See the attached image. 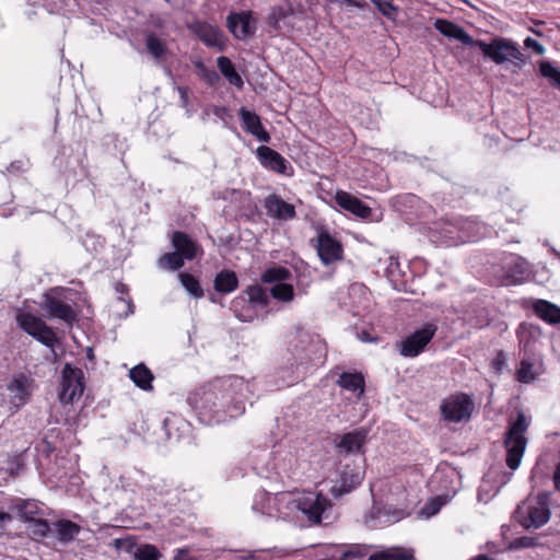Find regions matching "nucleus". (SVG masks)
<instances>
[{
  "instance_id": "nucleus-1",
  "label": "nucleus",
  "mask_w": 560,
  "mask_h": 560,
  "mask_svg": "<svg viewBox=\"0 0 560 560\" xmlns=\"http://www.w3.org/2000/svg\"><path fill=\"white\" fill-rule=\"evenodd\" d=\"M247 393L248 384L244 378L230 375L197 388L188 401L207 422H219L225 413L235 417L244 412Z\"/></svg>"
},
{
  "instance_id": "nucleus-2",
  "label": "nucleus",
  "mask_w": 560,
  "mask_h": 560,
  "mask_svg": "<svg viewBox=\"0 0 560 560\" xmlns=\"http://www.w3.org/2000/svg\"><path fill=\"white\" fill-rule=\"evenodd\" d=\"M529 427L523 411H518L516 418L510 422L504 436V447L506 450V465L510 469L515 470L520 467L526 445L527 439L525 433Z\"/></svg>"
},
{
  "instance_id": "nucleus-3",
  "label": "nucleus",
  "mask_w": 560,
  "mask_h": 560,
  "mask_svg": "<svg viewBox=\"0 0 560 560\" xmlns=\"http://www.w3.org/2000/svg\"><path fill=\"white\" fill-rule=\"evenodd\" d=\"M516 521L526 529L539 528L550 518L547 493H539L535 499H527L517 505Z\"/></svg>"
},
{
  "instance_id": "nucleus-4",
  "label": "nucleus",
  "mask_w": 560,
  "mask_h": 560,
  "mask_svg": "<svg viewBox=\"0 0 560 560\" xmlns=\"http://www.w3.org/2000/svg\"><path fill=\"white\" fill-rule=\"evenodd\" d=\"M290 504L313 523H320L323 515L331 508L326 497L314 492L299 494L290 501Z\"/></svg>"
},
{
  "instance_id": "nucleus-5",
  "label": "nucleus",
  "mask_w": 560,
  "mask_h": 560,
  "mask_svg": "<svg viewBox=\"0 0 560 560\" xmlns=\"http://www.w3.org/2000/svg\"><path fill=\"white\" fill-rule=\"evenodd\" d=\"M529 275L528 262L516 254H509L502 259L500 269L495 276L502 285H515L522 283Z\"/></svg>"
},
{
  "instance_id": "nucleus-6",
  "label": "nucleus",
  "mask_w": 560,
  "mask_h": 560,
  "mask_svg": "<svg viewBox=\"0 0 560 560\" xmlns=\"http://www.w3.org/2000/svg\"><path fill=\"white\" fill-rule=\"evenodd\" d=\"M436 330L438 327L435 324H424L421 328L417 329L397 343L399 354L405 358H415L419 355L432 340Z\"/></svg>"
},
{
  "instance_id": "nucleus-7",
  "label": "nucleus",
  "mask_w": 560,
  "mask_h": 560,
  "mask_svg": "<svg viewBox=\"0 0 560 560\" xmlns=\"http://www.w3.org/2000/svg\"><path fill=\"white\" fill-rule=\"evenodd\" d=\"M19 326L46 347H54L57 337L54 330L39 317L31 313H19L16 316Z\"/></svg>"
},
{
  "instance_id": "nucleus-8",
  "label": "nucleus",
  "mask_w": 560,
  "mask_h": 560,
  "mask_svg": "<svg viewBox=\"0 0 560 560\" xmlns=\"http://www.w3.org/2000/svg\"><path fill=\"white\" fill-rule=\"evenodd\" d=\"M84 375L81 369L66 364L61 373V388L59 400L61 404H70L81 397L84 390Z\"/></svg>"
},
{
  "instance_id": "nucleus-9",
  "label": "nucleus",
  "mask_w": 560,
  "mask_h": 560,
  "mask_svg": "<svg viewBox=\"0 0 560 560\" xmlns=\"http://www.w3.org/2000/svg\"><path fill=\"white\" fill-rule=\"evenodd\" d=\"M474 46H478L485 56L498 65L509 60H522L523 57L518 48L505 39H493L490 44L476 40Z\"/></svg>"
},
{
  "instance_id": "nucleus-10",
  "label": "nucleus",
  "mask_w": 560,
  "mask_h": 560,
  "mask_svg": "<svg viewBox=\"0 0 560 560\" xmlns=\"http://www.w3.org/2000/svg\"><path fill=\"white\" fill-rule=\"evenodd\" d=\"M43 307L50 318L60 319L68 326H72L77 320L75 311L58 295L57 289L44 295Z\"/></svg>"
},
{
  "instance_id": "nucleus-11",
  "label": "nucleus",
  "mask_w": 560,
  "mask_h": 560,
  "mask_svg": "<svg viewBox=\"0 0 560 560\" xmlns=\"http://www.w3.org/2000/svg\"><path fill=\"white\" fill-rule=\"evenodd\" d=\"M226 26L237 39H246L256 32V21L252 11L231 12L226 18Z\"/></svg>"
},
{
  "instance_id": "nucleus-12",
  "label": "nucleus",
  "mask_w": 560,
  "mask_h": 560,
  "mask_svg": "<svg viewBox=\"0 0 560 560\" xmlns=\"http://www.w3.org/2000/svg\"><path fill=\"white\" fill-rule=\"evenodd\" d=\"M472 401L466 395L454 396L446 399L441 411L443 417L452 422H460L470 417Z\"/></svg>"
},
{
  "instance_id": "nucleus-13",
  "label": "nucleus",
  "mask_w": 560,
  "mask_h": 560,
  "mask_svg": "<svg viewBox=\"0 0 560 560\" xmlns=\"http://www.w3.org/2000/svg\"><path fill=\"white\" fill-rule=\"evenodd\" d=\"M256 156L261 166L267 170L287 176L292 174L290 163L280 153L267 145L258 147L256 149Z\"/></svg>"
},
{
  "instance_id": "nucleus-14",
  "label": "nucleus",
  "mask_w": 560,
  "mask_h": 560,
  "mask_svg": "<svg viewBox=\"0 0 560 560\" xmlns=\"http://www.w3.org/2000/svg\"><path fill=\"white\" fill-rule=\"evenodd\" d=\"M264 207L268 217L279 221H290L296 217L294 206L276 194L268 195L265 198Z\"/></svg>"
},
{
  "instance_id": "nucleus-15",
  "label": "nucleus",
  "mask_w": 560,
  "mask_h": 560,
  "mask_svg": "<svg viewBox=\"0 0 560 560\" xmlns=\"http://www.w3.org/2000/svg\"><path fill=\"white\" fill-rule=\"evenodd\" d=\"M316 249L324 265H329L342 257L340 243L332 238L327 232H320L318 234Z\"/></svg>"
},
{
  "instance_id": "nucleus-16",
  "label": "nucleus",
  "mask_w": 560,
  "mask_h": 560,
  "mask_svg": "<svg viewBox=\"0 0 560 560\" xmlns=\"http://www.w3.org/2000/svg\"><path fill=\"white\" fill-rule=\"evenodd\" d=\"M238 116L242 121L243 129L256 137L259 141L268 143L270 141V135L264 128L260 117L252 110L241 107Z\"/></svg>"
},
{
  "instance_id": "nucleus-17",
  "label": "nucleus",
  "mask_w": 560,
  "mask_h": 560,
  "mask_svg": "<svg viewBox=\"0 0 560 560\" xmlns=\"http://www.w3.org/2000/svg\"><path fill=\"white\" fill-rule=\"evenodd\" d=\"M11 402L18 409L25 405L31 396V381L25 375L14 377L8 385Z\"/></svg>"
},
{
  "instance_id": "nucleus-18",
  "label": "nucleus",
  "mask_w": 560,
  "mask_h": 560,
  "mask_svg": "<svg viewBox=\"0 0 560 560\" xmlns=\"http://www.w3.org/2000/svg\"><path fill=\"white\" fill-rule=\"evenodd\" d=\"M335 201L340 208L359 218L366 219L371 214V208L349 192L338 191L335 196Z\"/></svg>"
},
{
  "instance_id": "nucleus-19",
  "label": "nucleus",
  "mask_w": 560,
  "mask_h": 560,
  "mask_svg": "<svg viewBox=\"0 0 560 560\" xmlns=\"http://www.w3.org/2000/svg\"><path fill=\"white\" fill-rule=\"evenodd\" d=\"M434 27L444 36L457 39L464 45L474 46L476 42L463 27L451 21L438 19L434 22Z\"/></svg>"
},
{
  "instance_id": "nucleus-20",
  "label": "nucleus",
  "mask_w": 560,
  "mask_h": 560,
  "mask_svg": "<svg viewBox=\"0 0 560 560\" xmlns=\"http://www.w3.org/2000/svg\"><path fill=\"white\" fill-rule=\"evenodd\" d=\"M366 441V431L363 429L355 430L342 435L337 444L340 454H350L359 452Z\"/></svg>"
},
{
  "instance_id": "nucleus-21",
  "label": "nucleus",
  "mask_w": 560,
  "mask_h": 560,
  "mask_svg": "<svg viewBox=\"0 0 560 560\" xmlns=\"http://www.w3.org/2000/svg\"><path fill=\"white\" fill-rule=\"evenodd\" d=\"M172 244L176 249L175 252L180 254L185 259L191 260L196 257L198 246L185 232H174Z\"/></svg>"
},
{
  "instance_id": "nucleus-22",
  "label": "nucleus",
  "mask_w": 560,
  "mask_h": 560,
  "mask_svg": "<svg viewBox=\"0 0 560 560\" xmlns=\"http://www.w3.org/2000/svg\"><path fill=\"white\" fill-rule=\"evenodd\" d=\"M533 310L536 315L548 324L560 323V307L546 300H537Z\"/></svg>"
},
{
  "instance_id": "nucleus-23",
  "label": "nucleus",
  "mask_w": 560,
  "mask_h": 560,
  "mask_svg": "<svg viewBox=\"0 0 560 560\" xmlns=\"http://www.w3.org/2000/svg\"><path fill=\"white\" fill-rule=\"evenodd\" d=\"M542 370L540 365L536 364L530 357H525L521 360L520 369L516 372V380L521 383H533Z\"/></svg>"
},
{
  "instance_id": "nucleus-24",
  "label": "nucleus",
  "mask_w": 560,
  "mask_h": 560,
  "mask_svg": "<svg viewBox=\"0 0 560 560\" xmlns=\"http://www.w3.org/2000/svg\"><path fill=\"white\" fill-rule=\"evenodd\" d=\"M52 529L56 532L57 538L62 544H68L79 535L81 527L69 520H60L51 524Z\"/></svg>"
},
{
  "instance_id": "nucleus-25",
  "label": "nucleus",
  "mask_w": 560,
  "mask_h": 560,
  "mask_svg": "<svg viewBox=\"0 0 560 560\" xmlns=\"http://www.w3.org/2000/svg\"><path fill=\"white\" fill-rule=\"evenodd\" d=\"M217 65H218V68L220 70L221 74L228 80V82L231 85H233L237 89L243 88L244 81H243L242 77L240 75V73L236 71V69L230 58H228L225 56H220L217 59Z\"/></svg>"
},
{
  "instance_id": "nucleus-26",
  "label": "nucleus",
  "mask_w": 560,
  "mask_h": 560,
  "mask_svg": "<svg viewBox=\"0 0 560 560\" xmlns=\"http://www.w3.org/2000/svg\"><path fill=\"white\" fill-rule=\"evenodd\" d=\"M196 33L205 45L222 48V34L217 27L209 24H198Z\"/></svg>"
},
{
  "instance_id": "nucleus-27",
  "label": "nucleus",
  "mask_w": 560,
  "mask_h": 560,
  "mask_svg": "<svg viewBox=\"0 0 560 560\" xmlns=\"http://www.w3.org/2000/svg\"><path fill=\"white\" fill-rule=\"evenodd\" d=\"M362 481V476L352 470H343L340 478V486L331 488V493L335 498L341 497L343 493L350 492Z\"/></svg>"
},
{
  "instance_id": "nucleus-28",
  "label": "nucleus",
  "mask_w": 560,
  "mask_h": 560,
  "mask_svg": "<svg viewBox=\"0 0 560 560\" xmlns=\"http://www.w3.org/2000/svg\"><path fill=\"white\" fill-rule=\"evenodd\" d=\"M214 289L219 293L229 294L238 287V279L234 271L222 270L214 278Z\"/></svg>"
},
{
  "instance_id": "nucleus-29",
  "label": "nucleus",
  "mask_w": 560,
  "mask_h": 560,
  "mask_svg": "<svg viewBox=\"0 0 560 560\" xmlns=\"http://www.w3.org/2000/svg\"><path fill=\"white\" fill-rule=\"evenodd\" d=\"M540 336L539 327L529 324L522 323L517 328V338L520 346L525 352L530 351L532 343Z\"/></svg>"
},
{
  "instance_id": "nucleus-30",
  "label": "nucleus",
  "mask_w": 560,
  "mask_h": 560,
  "mask_svg": "<svg viewBox=\"0 0 560 560\" xmlns=\"http://www.w3.org/2000/svg\"><path fill=\"white\" fill-rule=\"evenodd\" d=\"M337 384L342 389L358 393V396H361L364 392V378L360 373L343 372L340 374Z\"/></svg>"
},
{
  "instance_id": "nucleus-31",
  "label": "nucleus",
  "mask_w": 560,
  "mask_h": 560,
  "mask_svg": "<svg viewBox=\"0 0 560 560\" xmlns=\"http://www.w3.org/2000/svg\"><path fill=\"white\" fill-rule=\"evenodd\" d=\"M12 511H16L18 515L25 522L32 521L36 515L42 514L39 504L35 500L19 499L13 505Z\"/></svg>"
},
{
  "instance_id": "nucleus-32",
  "label": "nucleus",
  "mask_w": 560,
  "mask_h": 560,
  "mask_svg": "<svg viewBox=\"0 0 560 560\" xmlns=\"http://www.w3.org/2000/svg\"><path fill=\"white\" fill-rule=\"evenodd\" d=\"M369 560H415V556L412 549L394 547L372 553Z\"/></svg>"
},
{
  "instance_id": "nucleus-33",
  "label": "nucleus",
  "mask_w": 560,
  "mask_h": 560,
  "mask_svg": "<svg viewBox=\"0 0 560 560\" xmlns=\"http://www.w3.org/2000/svg\"><path fill=\"white\" fill-rule=\"evenodd\" d=\"M129 377L139 388L143 390H149L152 388V381L154 376L143 363L132 368L129 371Z\"/></svg>"
},
{
  "instance_id": "nucleus-34",
  "label": "nucleus",
  "mask_w": 560,
  "mask_h": 560,
  "mask_svg": "<svg viewBox=\"0 0 560 560\" xmlns=\"http://www.w3.org/2000/svg\"><path fill=\"white\" fill-rule=\"evenodd\" d=\"M291 278V271L282 266L267 268L260 276L262 283H283Z\"/></svg>"
},
{
  "instance_id": "nucleus-35",
  "label": "nucleus",
  "mask_w": 560,
  "mask_h": 560,
  "mask_svg": "<svg viewBox=\"0 0 560 560\" xmlns=\"http://www.w3.org/2000/svg\"><path fill=\"white\" fill-rule=\"evenodd\" d=\"M270 295L280 302L289 303L294 299V288L289 283H277L270 289Z\"/></svg>"
},
{
  "instance_id": "nucleus-36",
  "label": "nucleus",
  "mask_w": 560,
  "mask_h": 560,
  "mask_svg": "<svg viewBox=\"0 0 560 560\" xmlns=\"http://www.w3.org/2000/svg\"><path fill=\"white\" fill-rule=\"evenodd\" d=\"M248 302L258 305L266 306L269 302L268 292L260 285H250L245 291Z\"/></svg>"
},
{
  "instance_id": "nucleus-37",
  "label": "nucleus",
  "mask_w": 560,
  "mask_h": 560,
  "mask_svg": "<svg viewBox=\"0 0 560 560\" xmlns=\"http://www.w3.org/2000/svg\"><path fill=\"white\" fill-rule=\"evenodd\" d=\"M178 277L182 285L186 289V291L189 294H191L196 299L203 296V291L196 277L187 272H182L179 273Z\"/></svg>"
},
{
  "instance_id": "nucleus-38",
  "label": "nucleus",
  "mask_w": 560,
  "mask_h": 560,
  "mask_svg": "<svg viewBox=\"0 0 560 560\" xmlns=\"http://www.w3.org/2000/svg\"><path fill=\"white\" fill-rule=\"evenodd\" d=\"M184 259L177 252L167 253L159 258L158 265L162 269L177 270L183 267Z\"/></svg>"
},
{
  "instance_id": "nucleus-39",
  "label": "nucleus",
  "mask_w": 560,
  "mask_h": 560,
  "mask_svg": "<svg viewBox=\"0 0 560 560\" xmlns=\"http://www.w3.org/2000/svg\"><path fill=\"white\" fill-rule=\"evenodd\" d=\"M539 72L544 78H547L551 85L560 90V70H558L552 62L544 60L539 62Z\"/></svg>"
},
{
  "instance_id": "nucleus-40",
  "label": "nucleus",
  "mask_w": 560,
  "mask_h": 560,
  "mask_svg": "<svg viewBox=\"0 0 560 560\" xmlns=\"http://www.w3.org/2000/svg\"><path fill=\"white\" fill-rule=\"evenodd\" d=\"M28 523L30 530L34 536L38 538L50 536L52 526L48 523V521L43 518H34L32 521H28Z\"/></svg>"
},
{
  "instance_id": "nucleus-41",
  "label": "nucleus",
  "mask_w": 560,
  "mask_h": 560,
  "mask_svg": "<svg viewBox=\"0 0 560 560\" xmlns=\"http://www.w3.org/2000/svg\"><path fill=\"white\" fill-rule=\"evenodd\" d=\"M195 68L198 70L199 75L209 84L214 85L219 82L220 77L214 69L208 68L201 60L194 62Z\"/></svg>"
},
{
  "instance_id": "nucleus-42",
  "label": "nucleus",
  "mask_w": 560,
  "mask_h": 560,
  "mask_svg": "<svg viewBox=\"0 0 560 560\" xmlns=\"http://www.w3.org/2000/svg\"><path fill=\"white\" fill-rule=\"evenodd\" d=\"M148 51L155 58L159 59L165 54V45L155 35L149 34L145 39Z\"/></svg>"
},
{
  "instance_id": "nucleus-43",
  "label": "nucleus",
  "mask_w": 560,
  "mask_h": 560,
  "mask_svg": "<svg viewBox=\"0 0 560 560\" xmlns=\"http://www.w3.org/2000/svg\"><path fill=\"white\" fill-rule=\"evenodd\" d=\"M378 11L389 20H394L398 13V7L393 0H370Z\"/></svg>"
},
{
  "instance_id": "nucleus-44",
  "label": "nucleus",
  "mask_w": 560,
  "mask_h": 560,
  "mask_svg": "<svg viewBox=\"0 0 560 560\" xmlns=\"http://www.w3.org/2000/svg\"><path fill=\"white\" fill-rule=\"evenodd\" d=\"M161 557L160 551L154 545H142L135 552L136 560H159Z\"/></svg>"
},
{
  "instance_id": "nucleus-45",
  "label": "nucleus",
  "mask_w": 560,
  "mask_h": 560,
  "mask_svg": "<svg viewBox=\"0 0 560 560\" xmlns=\"http://www.w3.org/2000/svg\"><path fill=\"white\" fill-rule=\"evenodd\" d=\"M287 18V11L283 7L276 5L270 9L268 22L271 26L277 27L279 22Z\"/></svg>"
},
{
  "instance_id": "nucleus-46",
  "label": "nucleus",
  "mask_w": 560,
  "mask_h": 560,
  "mask_svg": "<svg viewBox=\"0 0 560 560\" xmlns=\"http://www.w3.org/2000/svg\"><path fill=\"white\" fill-rule=\"evenodd\" d=\"M443 504L444 501L442 498L438 497L423 508L422 513H424L428 517L433 516L440 511Z\"/></svg>"
},
{
  "instance_id": "nucleus-47",
  "label": "nucleus",
  "mask_w": 560,
  "mask_h": 560,
  "mask_svg": "<svg viewBox=\"0 0 560 560\" xmlns=\"http://www.w3.org/2000/svg\"><path fill=\"white\" fill-rule=\"evenodd\" d=\"M534 546H536V538L528 536L518 537L511 542V548L514 549L530 548Z\"/></svg>"
},
{
  "instance_id": "nucleus-48",
  "label": "nucleus",
  "mask_w": 560,
  "mask_h": 560,
  "mask_svg": "<svg viewBox=\"0 0 560 560\" xmlns=\"http://www.w3.org/2000/svg\"><path fill=\"white\" fill-rule=\"evenodd\" d=\"M524 46L526 48L533 49L537 55H544L546 51L545 47L538 40L532 37L525 38Z\"/></svg>"
},
{
  "instance_id": "nucleus-49",
  "label": "nucleus",
  "mask_w": 560,
  "mask_h": 560,
  "mask_svg": "<svg viewBox=\"0 0 560 560\" xmlns=\"http://www.w3.org/2000/svg\"><path fill=\"white\" fill-rule=\"evenodd\" d=\"M246 302V299L243 298V296H240V298H236L233 303H232V306H233V310L235 311L236 313V316L242 320V322H247L252 318L250 315H244L242 313H238L237 312V306L241 304V303H245Z\"/></svg>"
},
{
  "instance_id": "nucleus-50",
  "label": "nucleus",
  "mask_w": 560,
  "mask_h": 560,
  "mask_svg": "<svg viewBox=\"0 0 560 560\" xmlns=\"http://www.w3.org/2000/svg\"><path fill=\"white\" fill-rule=\"evenodd\" d=\"M117 304H124L125 306V310H124V316H128L130 314L133 313V303L131 301V299H125V298H118L117 299Z\"/></svg>"
},
{
  "instance_id": "nucleus-51",
  "label": "nucleus",
  "mask_w": 560,
  "mask_h": 560,
  "mask_svg": "<svg viewBox=\"0 0 560 560\" xmlns=\"http://www.w3.org/2000/svg\"><path fill=\"white\" fill-rule=\"evenodd\" d=\"M173 560H198L192 557L189 551L185 548L177 549Z\"/></svg>"
},
{
  "instance_id": "nucleus-52",
  "label": "nucleus",
  "mask_w": 560,
  "mask_h": 560,
  "mask_svg": "<svg viewBox=\"0 0 560 560\" xmlns=\"http://www.w3.org/2000/svg\"><path fill=\"white\" fill-rule=\"evenodd\" d=\"M492 364L498 371H500L502 369V366L505 364V355H504L503 351L498 352Z\"/></svg>"
},
{
  "instance_id": "nucleus-53",
  "label": "nucleus",
  "mask_w": 560,
  "mask_h": 560,
  "mask_svg": "<svg viewBox=\"0 0 560 560\" xmlns=\"http://www.w3.org/2000/svg\"><path fill=\"white\" fill-rule=\"evenodd\" d=\"M12 521V515L7 512H0V532H2L7 524Z\"/></svg>"
},
{
  "instance_id": "nucleus-54",
  "label": "nucleus",
  "mask_w": 560,
  "mask_h": 560,
  "mask_svg": "<svg viewBox=\"0 0 560 560\" xmlns=\"http://www.w3.org/2000/svg\"><path fill=\"white\" fill-rule=\"evenodd\" d=\"M177 91H178V93L180 95V100H182L183 106H187V104H188V91H187V89L184 88V86H178Z\"/></svg>"
},
{
  "instance_id": "nucleus-55",
  "label": "nucleus",
  "mask_w": 560,
  "mask_h": 560,
  "mask_svg": "<svg viewBox=\"0 0 560 560\" xmlns=\"http://www.w3.org/2000/svg\"><path fill=\"white\" fill-rule=\"evenodd\" d=\"M553 482L557 491L560 492V463L557 465L553 472Z\"/></svg>"
},
{
  "instance_id": "nucleus-56",
  "label": "nucleus",
  "mask_w": 560,
  "mask_h": 560,
  "mask_svg": "<svg viewBox=\"0 0 560 560\" xmlns=\"http://www.w3.org/2000/svg\"><path fill=\"white\" fill-rule=\"evenodd\" d=\"M359 338L360 340L364 341V342H372V341H375L376 339L375 338H371L370 337V334L366 332V331H362L360 335H359Z\"/></svg>"
},
{
  "instance_id": "nucleus-57",
  "label": "nucleus",
  "mask_w": 560,
  "mask_h": 560,
  "mask_svg": "<svg viewBox=\"0 0 560 560\" xmlns=\"http://www.w3.org/2000/svg\"><path fill=\"white\" fill-rule=\"evenodd\" d=\"M9 172H18V171H21L22 170V164L21 162H13L10 164V166L8 167Z\"/></svg>"
},
{
  "instance_id": "nucleus-58",
  "label": "nucleus",
  "mask_w": 560,
  "mask_h": 560,
  "mask_svg": "<svg viewBox=\"0 0 560 560\" xmlns=\"http://www.w3.org/2000/svg\"><path fill=\"white\" fill-rule=\"evenodd\" d=\"M294 339H298V341H299L300 343H305V342H307V337H306L305 335L296 334V335L294 336Z\"/></svg>"
},
{
  "instance_id": "nucleus-59",
  "label": "nucleus",
  "mask_w": 560,
  "mask_h": 560,
  "mask_svg": "<svg viewBox=\"0 0 560 560\" xmlns=\"http://www.w3.org/2000/svg\"><path fill=\"white\" fill-rule=\"evenodd\" d=\"M116 291L119 292V293H125V292H127V287L125 284H122V283H118L116 285Z\"/></svg>"
},
{
  "instance_id": "nucleus-60",
  "label": "nucleus",
  "mask_w": 560,
  "mask_h": 560,
  "mask_svg": "<svg viewBox=\"0 0 560 560\" xmlns=\"http://www.w3.org/2000/svg\"><path fill=\"white\" fill-rule=\"evenodd\" d=\"M471 560H494V559L488 557L487 555H479V556L472 558Z\"/></svg>"
},
{
  "instance_id": "nucleus-61",
  "label": "nucleus",
  "mask_w": 560,
  "mask_h": 560,
  "mask_svg": "<svg viewBox=\"0 0 560 560\" xmlns=\"http://www.w3.org/2000/svg\"><path fill=\"white\" fill-rule=\"evenodd\" d=\"M291 351H292V353H293L294 355H296V358H298V359H302V358H301V354H300V352H299V349H298V345H295V346L291 349Z\"/></svg>"
}]
</instances>
